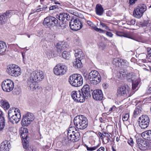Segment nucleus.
<instances>
[{
  "label": "nucleus",
  "mask_w": 151,
  "mask_h": 151,
  "mask_svg": "<svg viewBox=\"0 0 151 151\" xmlns=\"http://www.w3.org/2000/svg\"><path fill=\"white\" fill-rule=\"evenodd\" d=\"M99 146V145H98L96 146L93 147H89L88 146H86L87 150L88 151H93L96 150Z\"/></svg>",
  "instance_id": "79ce46f5"
},
{
  "label": "nucleus",
  "mask_w": 151,
  "mask_h": 151,
  "mask_svg": "<svg viewBox=\"0 0 151 151\" xmlns=\"http://www.w3.org/2000/svg\"><path fill=\"white\" fill-rule=\"evenodd\" d=\"M60 35L58 33H56L53 35L52 37L55 38L56 37H60Z\"/></svg>",
  "instance_id": "0e129e2a"
},
{
  "label": "nucleus",
  "mask_w": 151,
  "mask_h": 151,
  "mask_svg": "<svg viewBox=\"0 0 151 151\" xmlns=\"http://www.w3.org/2000/svg\"><path fill=\"white\" fill-rule=\"evenodd\" d=\"M43 9H44V8H39L38 9H37L36 10V12H40V11H42L43 10Z\"/></svg>",
  "instance_id": "774afa93"
},
{
  "label": "nucleus",
  "mask_w": 151,
  "mask_h": 151,
  "mask_svg": "<svg viewBox=\"0 0 151 151\" xmlns=\"http://www.w3.org/2000/svg\"><path fill=\"white\" fill-rule=\"evenodd\" d=\"M62 55L64 58L67 60L69 59L70 56V53L66 51H64L63 52Z\"/></svg>",
  "instance_id": "e433bc0d"
},
{
  "label": "nucleus",
  "mask_w": 151,
  "mask_h": 151,
  "mask_svg": "<svg viewBox=\"0 0 151 151\" xmlns=\"http://www.w3.org/2000/svg\"><path fill=\"white\" fill-rule=\"evenodd\" d=\"M5 120L0 121V131L2 130L5 126Z\"/></svg>",
  "instance_id": "49530a36"
},
{
  "label": "nucleus",
  "mask_w": 151,
  "mask_h": 151,
  "mask_svg": "<svg viewBox=\"0 0 151 151\" xmlns=\"http://www.w3.org/2000/svg\"><path fill=\"white\" fill-rule=\"evenodd\" d=\"M99 135L100 136V138L101 139H103V137L104 134L103 133V132L101 133V132H99L98 133Z\"/></svg>",
  "instance_id": "338daca9"
},
{
  "label": "nucleus",
  "mask_w": 151,
  "mask_h": 151,
  "mask_svg": "<svg viewBox=\"0 0 151 151\" xmlns=\"http://www.w3.org/2000/svg\"><path fill=\"white\" fill-rule=\"evenodd\" d=\"M148 131L144 132L142 133L141 134L142 137L144 139L148 140Z\"/></svg>",
  "instance_id": "a18cd8bd"
},
{
  "label": "nucleus",
  "mask_w": 151,
  "mask_h": 151,
  "mask_svg": "<svg viewBox=\"0 0 151 151\" xmlns=\"http://www.w3.org/2000/svg\"><path fill=\"white\" fill-rule=\"evenodd\" d=\"M147 55L150 56H151V48L147 47Z\"/></svg>",
  "instance_id": "603ef678"
},
{
  "label": "nucleus",
  "mask_w": 151,
  "mask_h": 151,
  "mask_svg": "<svg viewBox=\"0 0 151 151\" xmlns=\"http://www.w3.org/2000/svg\"><path fill=\"white\" fill-rule=\"evenodd\" d=\"M130 21L131 23V24H132V25H134L135 23L136 20L134 19H132Z\"/></svg>",
  "instance_id": "bf43d9fd"
},
{
  "label": "nucleus",
  "mask_w": 151,
  "mask_h": 151,
  "mask_svg": "<svg viewBox=\"0 0 151 151\" xmlns=\"http://www.w3.org/2000/svg\"><path fill=\"white\" fill-rule=\"evenodd\" d=\"M75 129L74 127H70L69 128L67 132V138L68 141L73 142H77L80 139V134L77 130L74 131Z\"/></svg>",
  "instance_id": "39448f33"
},
{
  "label": "nucleus",
  "mask_w": 151,
  "mask_h": 151,
  "mask_svg": "<svg viewBox=\"0 0 151 151\" xmlns=\"http://www.w3.org/2000/svg\"><path fill=\"white\" fill-rule=\"evenodd\" d=\"M100 24L103 28L106 29H109L108 27L105 24L101 22Z\"/></svg>",
  "instance_id": "09e8293b"
},
{
  "label": "nucleus",
  "mask_w": 151,
  "mask_h": 151,
  "mask_svg": "<svg viewBox=\"0 0 151 151\" xmlns=\"http://www.w3.org/2000/svg\"><path fill=\"white\" fill-rule=\"evenodd\" d=\"M93 99L96 100H101L103 98L102 92L101 90L96 89L93 91L92 93Z\"/></svg>",
  "instance_id": "f3484780"
},
{
  "label": "nucleus",
  "mask_w": 151,
  "mask_h": 151,
  "mask_svg": "<svg viewBox=\"0 0 151 151\" xmlns=\"http://www.w3.org/2000/svg\"><path fill=\"white\" fill-rule=\"evenodd\" d=\"M119 74L121 77H126L127 81L128 82H132V89L133 90H134L136 88L139 84V82L137 80L134 81V79H135V76L132 73H128L124 70H122L119 72Z\"/></svg>",
  "instance_id": "f03ea898"
},
{
  "label": "nucleus",
  "mask_w": 151,
  "mask_h": 151,
  "mask_svg": "<svg viewBox=\"0 0 151 151\" xmlns=\"http://www.w3.org/2000/svg\"><path fill=\"white\" fill-rule=\"evenodd\" d=\"M99 76H101L97 71L95 70H92L89 74L88 79L89 80H91Z\"/></svg>",
  "instance_id": "bb28decb"
},
{
  "label": "nucleus",
  "mask_w": 151,
  "mask_h": 151,
  "mask_svg": "<svg viewBox=\"0 0 151 151\" xmlns=\"http://www.w3.org/2000/svg\"><path fill=\"white\" fill-rule=\"evenodd\" d=\"M67 10L69 13L71 14L76 16H77V15L78 13L76 12V10L74 9H69Z\"/></svg>",
  "instance_id": "a19ab883"
},
{
  "label": "nucleus",
  "mask_w": 151,
  "mask_h": 151,
  "mask_svg": "<svg viewBox=\"0 0 151 151\" xmlns=\"http://www.w3.org/2000/svg\"><path fill=\"white\" fill-rule=\"evenodd\" d=\"M10 147V142L7 141H4L1 143L0 147V151H9Z\"/></svg>",
  "instance_id": "aec40b11"
},
{
  "label": "nucleus",
  "mask_w": 151,
  "mask_h": 151,
  "mask_svg": "<svg viewBox=\"0 0 151 151\" xmlns=\"http://www.w3.org/2000/svg\"><path fill=\"white\" fill-rule=\"evenodd\" d=\"M134 93H132L129 86L127 84H125L121 86L117 89V95L118 97L127 98L131 96Z\"/></svg>",
  "instance_id": "20e7f679"
},
{
  "label": "nucleus",
  "mask_w": 151,
  "mask_h": 151,
  "mask_svg": "<svg viewBox=\"0 0 151 151\" xmlns=\"http://www.w3.org/2000/svg\"><path fill=\"white\" fill-rule=\"evenodd\" d=\"M4 120L3 112L0 110V121Z\"/></svg>",
  "instance_id": "3c124183"
},
{
  "label": "nucleus",
  "mask_w": 151,
  "mask_h": 151,
  "mask_svg": "<svg viewBox=\"0 0 151 151\" xmlns=\"http://www.w3.org/2000/svg\"><path fill=\"white\" fill-rule=\"evenodd\" d=\"M101 79V76H99L96 78H93V79L89 80V81L90 83L91 84L96 85L100 82Z\"/></svg>",
  "instance_id": "c756f323"
},
{
  "label": "nucleus",
  "mask_w": 151,
  "mask_h": 151,
  "mask_svg": "<svg viewBox=\"0 0 151 151\" xmlns=\"http://www.w3.org/2000/svg\"><path fill=\"white\" fill-rule=\"evenodd\" d=\"M70 16L68 13H60L57 17L59 20L64 21L65 20H68L70 18Z\"/></svg>",
  "instance_id": "cd10ccee"
},
{
  "label": "nucleus",
  "mask_w": 151,
  "mask_h": 151,
  "mask_svg": "<svg viewBox=\"0 0 151 151\" xmlns=\"http://www.w3.org/2000/svg\"><path fill=\"white\" fill-rule=\"evenodd\" d=\"M69 82L73 86L75 87H79L83 84V79L80 74H73L70 76Z\"/></svg>",
  "instance_id": "7ed1b4c3"
},
{
  "label": "nucleus",
  "mask_w": 151,
  "mask_h": 151,
  "mask_svg": "<svg viewBox=\"0 0 151 151\" xmlns=\"http://www.w3.org/2000/svg\"><path fill=\"white\" fill-rule=\"evenodd\" d=\"M148 145V144L146 141L144 142L141 145L138 147L142 150H145L149 149Z\"/></svg>",
  "instance_id": "72a5a7b5"
},
{
  "label": "nucleus",
  "mask_w": 151,
  "mask_h": 151,
  "mask_svg": "<svg viewBox=\"0 0 151 151\" xmlns=\"http://www.w3.org/2000/svg\"><path fill=\"white\" fill-rule=\"evenodd\" d=\"M115 33L116 35L118 37H124L127 38H129V37H128L127 35V34L123 32L116 31Z\"/></svg>",
  "instance_id": "4c0bfd02"
},
{
  "label": "nucleus",
  "mask_w": 151,
  "mask_h": 151,
  "mask_svg": "<svg viewBox=\"0 0 151 151\" xmlns=\"http://www.w3.org/2000/svg\"><path fill=\"white\" fill-rule=\"evenodd\" d=\"M57 7H58V6L56 5L52 6L50 7L49 10H54L55 9H56V8H57Z\"/></svg>",
  "instance_id": "4d7b16f0"
},
{
  "label": "nucleus",
  "mask_w": 151,
  "mask_h": 151,
  "mask_svg": "<svg viewBox=\"0 0 151 151\" xmlns=\"http://www.w3.org/2000/svg\"><path fill=\"white\" fill-rule=\"evenodd\" d=\"M67 70L66 65L62 64H59L54 67V73L57 76H62L66 73Z\"/></svg>",
  "instance_id": "6e6552de"
},
{
  "label": "nucleus",
  "mask_w": 151,
  "mask_h": 151,
  "mask_svg": "<svg viewBox=\"0 0 151 151\" xmlns=\"http://www.w3.org/2000/svg\"><path fill=\"white\" fill-rule=\"evenodd\" d=\"M30 76L37 82L41 81L44 77L43 73L42 71H34L30 74Z\"/></svg>",
  "instance_id": "4468645a"
},
{
  "label": "nucleus",
  "mask_w": 151,
  "mask_h": 151,
  "mask_svg": "<svg viewBox=\"0 0 151 151\" xmlns=\"http://www.w3.org/2000/svg\"><path fill=\"white\" fill-rule=\"evenodd\" d=\"M42 23L45 26L50 27L51 26H57L58 24V21L55 17H47L45 19Z\"/></svg>",
  "instance_id": "9d476101"
},
{
  "label": "nucleus",
  "mask_w": 151,
  "mask_h": 151,
  "mask_svg": "<svg viewBox=\"0 0 151 151\" xmlns=\"http://www.w3.org/2000/svg\"><path fill=\"white\" fill-rule=\"evenodd\" d=\"M106 35L108 37H112L113 36V34L110 32H107Z\"/></svg>",
  "instance_id": "13d9d810"
},
{
  "label": "nucleus",
  "mask_w": 151,
  "mask_h": 151,
  "mask_svg": "<svg viewBox=\"0 0 151 151\" xmlns=\"http://www.w3.org/2000/svg\"><path fill=\"white\" fill-rule=\"evenodd\" d=\"M75 56L76 59L81 60L85 57L84 53L81 49H77L76 51Z\"/></svg>",
  "instance_id": "4be33fe9"
},
{
  "label": "nucleus",
  "mask_w": 151,
  "mask_h": 151,
  "mask_svg": "<svg viewBox=\"0 0 151 151\" xmlns=\"http://www.w3.org/2000/svg\"><path fill=\"white\" fill-rule=\"evenodd\" d=\"M95 10L96 14L99 16L102 15L104 12V9L100 4H97L96 5Z\"/></svg>",
  "instance_id": "a878e982"
},
{
  "label": "nucleus",
  "mask_w": 151,
  "mask_h": 151,
  "mask_svg": "<svg viewBox=\"0 0 151 151\" xmlns=\"http://www.w3.org/2000/svg\"><path fill=\"white\" fill-rule=\"evenodd\" d=\"M95 30L100 33H103L104 32L103 30L100 28H98L97 27H96L95 29Z\"/></svg>",
  "instance_id": "5fc2aeb1"
},
{
  "label": "nucleus",
  "mask_w": 151,
  "mask_h": 151,
  "mask_svg": "<svg viewBox=\"0 0 151 151\" xmlns=\"http://www.w3.org/2000/svg\"><path fill=\"white\" fill-rule=\"evenodd\" d=\"M136 141L137 143V147L141 145L144 142H146V141L143 140L141 138H138L137 139Z\"/></svg>",
  "instance_id": "37998d69"
},
{
  "label": "nucleus",
  "mask_w": 151,
  "mask_h": 151,
  "mask_svg": "<svg viewBox=\"0 0 151 151\" xmlns=\"http://www.w3.org/2000/svg\"><path fill=\"white\" fill-rule=\"evenodd\" d=\"M120 58L114 59L112 61L113 64L116 66H119L120 63Z\"/></svg>",
  "instance_id": "ea45409f"
},
{
  "label": "nucleus",
  "mask_w": 151,
  "mask_h": 151,
  "mask_svg": "<svg viewBox=\"0 0 151 151\" xmlns=\"http://www.w3.org/2000/svg\"><path fill=\"white\" fill-rule=\"evenodd\" d=\"M11 16V14H10V12L9 11L1 15H0V24H3L6 21V18L9 17Z\"/></svg>",
  "instance_id": "412c9836"
},
{
  "label": "nucleus",
  "mask_w": 151,
  "mask_h": 151,
  "mask_svg": "<svg viewBox=\"0 0 151 151\" xmlns=\"http://www.w3.org/2000/svg\"><path fill=\"white\" fill-rule=\"evenodd\" d=\"M18 113H20L19 109L17 108L15 109L14 108H11L9 109L8 111V117H12L14 115H17L18 114Z\"/></svg>",
  "instance_id": "5701e85b"
},
{
  "label": "nucleus",
  "mask_w": 151,
  "mask_h": 151,
  "mask_svg": "<svg viewBox=\"0 0 151 151\" xmlns=\"http://www.w3.org/2000/svg\"><path fill=\"white\" fill-rule=\"evenodd\" d=\"M73 122L75 126L80 129H84L88 126L87 119L83 115H79L76 116L74 118Z\"/></svg>",
  "instance_id": "f257e3e1"
},
{
  "label": "nucleus",
  "mask_w": 151,
  "mask_h": 151,
  "mask_svg": "<svg viewBox=\"0 0 151 151\" xmlns=\"http://www.w3.org/2000/svg\"><path fill=\"white\" fill-rule=\"evenodd\" d=\"M14 87V83L11 80L7 79L2 83L1 87L4 91L9 92L12 91Z\"/></svg>",
  "instance_id": "1a4fd4ad"
},
{
  "label": "nucleus",
  "mask_w": 151,
  "mask_h": 151,
  "mask_svg": "<svg viewBox=\"0 0 151 151\" xmlns=\"http://www.w3.org/2000/svg\"><path fill=\"white\" fill-rule=\"evenodd\" d=\"M27 129H25L23 132L22 134L21 135L22 138V143L23 147L25 149H27L28 146L29 142L27 140V133L26 132Z\"/></svg>",
  "instance_id": "6ab92c4d"
},
{
  "label": "nucleus",
  "mask_w": 151,
  "mask_h": 151,
  "mask_svg": "<svg viewBox=\"0 0 151 151\" xmlns=\"http://www.w3.org/2000/svg\"><path fill=\"white\" fill-rule=\"evenodd\" d=\"M21 118L20 113H18L17 115H14L12 117H9V119L10 122L13 124L17 123L20 120Z\"/></svg>",
  "instance_id": "393cba45"
},
{
  "label": "nucleus",
  "mask_w": 151,
  "mask_h": 151,
  "mask_svg": "<svg viewBox=\"0 0 151 151\" xmlns=\"http://www.w3.org/2000/svg\"><path fill=\"white\" fill-rule=\"evenodd\" d=\"M27 83L28 86L29 87L30 89L33 91H34L38 87L37 82L35 81L30 75L27 80Z\"/></svg>",
  "instance_id": "2eb2a0df"
},
{
  "label": "nucleus",
  "mask_w": 151,
  "mask_h": 151,
  "mask_svg": "<svg viewBox=\"0 0 151 151\" xmlns=\"http://www.w3.org/2000/svg\"><path fill=\"white\" fill-rule=\"evenodd\" d=\"M142 110V105L139 104L137 105L133 113V115L134 117H136L139 115Z\"/></svg>",
  "instance_id": "b1692460"
},
{
  "label": "nucleus",
  "mask_w": 151,
  "mask_h": 151,
  "mask_svg": "<svg viewBox=\"0 0 151 151\" xmlns=\"http://www.w3.org/2000/svg\"><path fill=\"white\" fill-rule=\"evenodd\" d=\"M73 65L75 68H81L82 65L81 60L76 59L75 61L73 62Z\"/></svg>",
  "instance_id": "7c9ffc66"
},
{
  "label": "nucleus",
  "mask_w": 151,
  "mask_h": 151,
  "mask_svg": "<svg viewBox=\"0 0 151 151\" xmlns=\"http://www.w3.org/2000/svg\"><path fill=\"white\" fill-rule=\"evenodd\" d=\"M68 46V45L66 42L61 41L58 42L55 46L58 53L60 54L65 48H67Z\"/></svg>",
  "instance_id": "dca6fc26"
},
{
  "label": "nucleus",
  "mask_w": 151,
  "mask_h": 151,
  "mask_svg": "<svg viewBox=\"0 0 151 151\" xmlns=\"http://www.w3.org/2000/svg\"><path fill=\"white\" fill-rule=\"evenodd\" d=\"M120 60V65H122L124 66H126L128 67L129 65V63L127 61L123 59H121Z\"/></svg>",
  "instance_id": "58836bf2"
},
{
  "label": "nucleus",
  "mask_w": 151,
  "mask_h": 151,
  "mask_svg": "<svg viewBox=\"0 0 151 151\" xmlns=\"http://www.w3.org/2000/svg\"><path fill=\"white\" fill-rule=\"evenodd\" d=\"M102 86L105 89H106L109 86L106 83H103Z\"/></svg>",
  "instance_id": "6e6d98bb"
},
{
  "label": "nucleus",
  "mask_w": 151,
  "mask_h": 151,
  "mask_svg": "<svg viewBox=\"0 0 151 151\" xmlns=\"http://www.w3.org/2000/svg\"><path fill=\"white\" fill-rule=\"evenodd\" d=\"M111 137V136L110 135H109V136H107V137H105L104 138H105L106 141V143H107L109 142L110 141H111V140L110 139V138Z\"/></svg>",
  "instance_id": "864d4df0"
},
{
  "label": "nucleus",
  "mask_w": 151,
  "mask_h": 151,
  "mask_svg": "<svg viewBox=\"0 0 151 151\" xmlns=\"http://www.w3.org/2000/svg\"><path fill=\"white\" fill-rule=\"evenodd\" d=\"M116 109V107H115L114 106H113L112 107L110 108L109 109V111H114Z\"/></svg>",
  "instance_id": "69168bd1"
},
{
  "label": "nucleus",
  "mask_w": 151,
  "mask_h": 151,
  "mask_svg": "<svg viewBox=\"0 0 151 151\" xmlns=\"http://www.w3.org/2000/svg\"><path fill=\"white\" fill-rule=\"evenodd\" d=\"M81 90V93L84 96L85 99L88 98L89 96H91V90L90 86L86 84L84 85L82 88Z\"/></svg>",
  "instance_id": "a211bd4d"
},
{
  "label": "nucleus",
  "mask_w": 151,
  "mask_h": 151,
  "mask_svg": "<svg viewBox=\"0 0 151 151\" xmlns=\"http://www.w3.org/2000/svg\"><path fill=\"white\" fill-rule=\"evenodd\" d=\"M137 0H129V2L130 4L134 3Z\"/></svg>",
  "instance_id": "680f3d73"
},
{
  "label": "nucleus",
  "mask_w": 151,
  "mask_h": 151,
  "mask_svg": "<svg viewBox=\"0 0 151 151\" xmlns=\"http://www.w3.org/2000/svg\"><path fill=\"white\" fill-rule=\"evenodd\" d=\"M1 104L2 107L5 110L7 109L10 107L8 102L6 100H2L1 102Z\"/></svg>",
  "instance_id": "473e14b6"
},
{
  "label": "nucleus",
  "mask_w": 151,
  "mask_h": 151,
  "mask_svg": "<svg viewBox=\"0 0 151 151\" xmlns=\"http://www.w3.org/2000/svg\"><path fill=\"white\" fill-rule=\"evenodd\" d=\"M149 117L146 115H143L140 117L138 120L139 125L142 129L147 128L150 123Z\"/></svg>",
  "instance_id": "9b49d317"
},
{
  "label": "nucleus",
  "mask_w": 151,
  "mask_h": 151,
  "mask_svg": "<svg viewBox=\"0 0 151 151\" xmlns=\"http://www.w3.org/2000/svg\"><path fill=\"white\" fill-rule=\"evenodd\" d=\"M26 119L24 116H23L21 122L22 126L27 127L31 123L30 122H29L28 120Z\"/></svg>",
  "instance_id": "c9c22d12"
},
{
  "label": "nucleus",
  "mask_w": 151,
  "mask_h": 151,
  "mask_svg": "<svg viewBox=\"0 0 151 151\" xmlns=\"http://www.w3.org/2000/svg\"><path fill=\"white\" fill-rule=\"evenodd\" d=\"M20 71L19 67L15 64L9 65L6 70L7 72L9 75L16 77L20 75Z\"/></svg>",
  "instance_id": "0eeeda50"
},
{
  "label": "nucleus",
  "mask_w": 151,
  "mask_h": 151,
  "mask_svg": "<svg viewBox=\"0 0 151 151\" xmlns=\"http://www.w3.org/2000/svg\"><path fill=\"white\" fill-rule=\"evenodd\" d=\"M69 26L72 30L77 31L81 29L83 25L79 19H76L71 21L69 22Z\"/></svg>",
  "instance_id": "ddd939ff"
},
{
  "label": "nucleus",
  "mask_w": 151,
  "mask_h": 151,
  "mask_svg": "<svg viewBox=\"0 0 151 151\" xmlns=\"http://www.w3.org/2000/svg\"><path fill=\"white\" fill-rule=\"evenodd\" d=\"M72 99L78 102L82 103L85 101L84 96L83 95L80 91H73L71 93Z\"/></svg>",
  "instance_id": "f8f14e48"
},
{
  "label": "nucleus",
  "mask_w": 151,
  "mask_h": 151,
  "mask_svg": "<svg viewBox=\"0 0 151 151\" xmlns=\"http://www.w3.org/2000/svg\"><path fill=\"white\" fill-rule=\"evenodd\" d=\"M128 143L131 146H133L134 145V142L132 138H130L128 140Z\"/></svg>",
  "instance_id": "de8ad7c7"
},
{
  "label": "nucleus",
  "mask_w": 151,
  "mask_h": 151,
  "mask_svg": "<svg viewBox=\"0 0 151 151\" xmlns=\"http://www.w3.org/2000/svg\"><path fill=\"white\" fill-rule=\"evenodd\" d=\"M148 140H151V130H148Z\"/></svg>",
  "instance_id": "8fccbe9b"
},
{
  "label": "nucleus",
  "mask_w": 151,
  "mask_h": 151,
  "mask_svg": "<svg viewBox=\"0 0 151 151\" xmlns=\"http://www.w3.org/2000/svg\"><path fill=\"white\" fill-rule=\"evenodd\" d=\"M103 132V133L104 134H103V136H104V138L105 137H107V136H109V135H110L108 133L106 132H104V131L103 132Z\"/></svg>",
  "instance_id": "052dcab7"
},
{
  "label": "nucleus",
  "mask_w": 151,
  "mask_h": 151,
  "mask_svg": "<svg viewBox=\"0 0 151 151\" xmlns=\"http://www.w3.org/2000/svg\"><path fill=\"white\" fill-rule=\"evenodd\" d=\"M129 117V114H125L124 115L122 116V120L124 121H128Z\"/></svg>",
  "instance_id": "c03bdc74"
},
{
  "label": "nucleus",
  "mask_w": 151,
  "mask_h": 151,
  "mask_svg": "<svg viewBox=\"0 0 151 151\" xmlns=\"http://www.w3.org/2000/svg\"><path fill=\"white\" fill-rule=\"evenodd\" d=\"M147 10V6L144 4H140L135 8L133 12V16L137 18H141Z\"/></svg>",
  "instance_id": "423d86ee"
},
{
  "label": "nucleus",
  "mask_w": 151,
  "mask_h": 151,
  "mask_svg": "<svg viewBox=\"0 0 151 151\" xmlns=\"http://www.w3.org/2000/svg\"><path fill=\"white\" fill-rule=\"evenodd\" d=\"M0 48L2 53L4 52L6 48V43L2 41H0Z\"/></svg>",
  "instance_id": "f704fd0d"
},
{
  "label": "nucleus",
  "mask_w": 151,
  "mask_h": 151,
  "mask_svg": "<svg viewBox=\"0 0 151 151\" xmlns=\"http://www.w3.org/2000/svg\"><path fill=\"white\" fill-rule=\"evenodd\" d=\"M98 48L100 51H103L105 50L106 48V45L102 41L99 42L98 44Z\"/></svg>",
  "instance_id": "2f4dec72"
},
{
  "label": "nucleus",
  "mask_w": 151,
  "mask_h": 151,
  "mask_svg": "<svg viewBox=\"0 0 151 151\" xmlns=\"http://www.w3.org/2000/svg\"><path fill=\"white\" fill-rule=\"evenodd\" d=\"M27 120H28L29 122L31 123L35 119V117L32 113L28 112L23 116Z\"/></svg>",
  "instance_id": "c85d7f7f"
},
{
  "label": "nucleus",
  "mask_w": 151,
  "mask_h": 151,
  "mask_svg": "<svg viewBox=\"0 0 151 151\" xmlns=\"http://www.w3.org/2000/svg\"><path fill=\"white\" fill-rule=\"evenodd\" d=\"M104 148L103 147H101L96 151H104Z\"/></svg>",
  "instance_id": "e2e57ef3"
}]
</instances>
